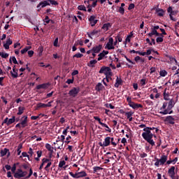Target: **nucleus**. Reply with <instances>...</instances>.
Segmentation results:
<instances>
[{
	"label": "nucleus",
	"instance_id": "obj_59",
	"mask_svg": "<svg viewBox=\"0 0 179 179\" xmlns=\"http://www.w3.org/2000/svg\"><path fill=\"white\" fill-rule=\"evenodd\" d=\"M28 55H29V57H33V55H34V51H33V50H29V51H28Z\"/></svg>",
	"mask_w": 179,
	"mask_h": 179
},
{
	"label": "nucleus",
	"instance_id": "obj_58",
	"mask_svg": "<svg viewBox=\"0 0 179 179\" xmlns=\"http://www.w3.org/2000/svg\"><path fill=\"white\" fill-rule=\"evenodd\" d=\"M22 156L23 157H27L28 159H30V156H29V155H27V152H23L22 153Z\"/></svg>",
	"mask_w": 179,
	"mask_h": 179
},
{
	"label": "nucleus",
	"instance_id": "obj_22",
	"mask_svg": "<svg viewBox=\"0 0 179 179\" xmlns=\"http://www.w3.org/2000/svg\"><path fill=\"white\" fill-rule=\"evenodd\" d=\"M120 85H122V79L117 77L115 87H120Z\"/></svg>",
	"mask_w": 179,
	"mask_h": 179
},
{
	"label": "nucleus",
	"instance_id": "obj_64",
	"mask_svg": "<svg viewBox=\"0 0 179 179\" xmlns=\"http://www.w3.org/2000/svg\"><path fill=\"white\" fill-rule=\"evenodd\" d=\"M173 76H179V69H178L175 73L173 74Z\"/></svg>",
	"mask_w": 179,
	"mask_h": 179
},
{
	"label": "nucleus",
	"instance_id": "obj_26",
	"mask_svg": "<svg viewBox=\"0 0 179 179\" xmlns=\"http://www.w3.org/2000/svg\"><path fill=\"white\" fill-rule=\"evenodd\" d=\"M96 64H97V60L93 59L90 61L87 66H90V68H94V65H96Z\"/></svg>",
	"mask_w": 179,
	"mask_h": 179
},
{
	"label": "nucleus",
	"instance_id": "obj_57",
	"mask_svg": "<svg viewBox=\"0 0 179 179\" xmlns=\"http://www.w3.org/2000/svg\"><path fill=\"white\" fill-rule=\"evenodd\" d=\"M164 100H169V94L166 93V90L164 92Z\"/></svg>",
	"mask_w": 179,
	"mask_h": 179
},
{
	"label": "nucleus",
	"instance_id": "obj_2",
	"mask_svg": "<svg viewBox=\"0 0 179 179\" xmlns=\"http://www.w3.org/2000/svg\"><path fill=\"white\" fill-rule=\"evenodd\" d=\"M117 143H118L115 142L114 137L107 136L105 138L103 142L99 143V145L101 146V148H107V146H110V145H112L113 148H115Z\"/></svg>",
	"mask_w": 179,
	"mask_h": 179
},
{
	"label": "nucleus",
	"instance_id": "obj_47",
	"mask_svg": "<svg viewBox=\"0 0 179 179\" xmlns=\"http://www.w3.org/2000/svg\"><path fill=\"white\" fill-rule=\"evenodd\" d=\"M151 33H152V34H153L154 36H160V34H159V33L157 32V31H156V29H152Z\"/></svg>",
	"mask_w": 179,
	"mask_h": 179
},
{
	"label": "nucleus",
	"instance_id": "obj_40",
	"mask_svg": "<svg viewBox=\"0 0 179 179\" xmlns=\"http://www.w3.org/2000/svg\"><path fill=\"white\" fill-rule=\"evenodd\" d=\"M125 115L127 116V118H131L132 115H134V112L129 111V112H126Z\"/></svg>",
	"mask_w": 179,
	"mask_h": 179
},
{
	"label": "nucleus",
	"instance_id": "obj_62",
	"mask_svg": "<svg viewBox=\"0 0 179 179\" xmlns=\"http://www.w3.org/2000/svg\"><path fill=\"white\" fill-rule=\"evenodd\" d=\"M45 23H46V24H48V23H50V18L48 17V16H45Z\"/></svg>",
	"mask_w": 179,
	"mask_h": 179
},
{
	"label": "nucleus",
	"instance_id": "obj_33",
	"mask_svg": "<svg viewBox=\"0 0 179 179\" xmlns=\"http://www.w3.org/2000/svg\"><path fill=\"white\" fill-rule=\"evenodd\" d=\"M24 111V107H22V106H20L18 108V112H17V115H22V114H23Z\"/></svg>",
	"mask_w": 179,
	"mask_h": 179
},
{
	"label": "nucleus",
	"instance_id": "obj_31",
	"mask_svg": "<svg viewBox=\"0 0 179 179\" xmlns=\"http://www.w3.org/2000/svg\"><path fill=\"white\" fill-rule=\"evenodd\" d=\"M29 50H31V46H26L24 49L21 50V54H26Z\"/></svg>",
	"mask_w": 179,
	"mask_h": 179
},
{
	"label": "nucleus",
	"instance_id": "obj_43",
	"mask_svg": "<svg viewBox=\"0 0 179 179\" xmlns=\"http://www.w3.org/2000/svg\"><path fill=\"white\" fill-rule=\"evenodd\" d=\"M83 57V54L82 53H77L73 56V58H82Z\"/></svg>",
	"mask_w": 179,
	"mask_h": 179
},
{
	"label": "nucleus",
	"instance_id": "obj_17",
	"mask_svg": "<svg viewBox=\"0 0 179 179\" xmlns=\"http://www.w3.org/2000/svg\"><path fill=\"white\" fill-rule=\"evenodd\" d=\"M101 48H103V46L101 45H96L92 48V51L95 54H99L100 51H101Z\"/></svg>",
	"mask_w": 179,
	"mask_h": 179
},
{
	"label": "nucleus",
	"instance_id": "obj_28",
	"mask_svg": "<svg viewBox=\"0 0 179 179\" xmlns=\"http://www.w3.org/2000/svg\"><path fill=\"white\" fill-rule=\"evenodd\" d=\"M156 13H157L158 16H164V10L158 8L156 10Z\"/></svg>",
	"mask_w": 179,
	"mask_h": 179
},
{
	"label": "nucleus",
	"instance_id": "obj_54",
	"mask_svg": "<svg viewBox=\"0 0 179 179\" xmlns=\"http://www.w3.org/2000/svg\"><path fill=\"white\" fill-rule=\"evenodd\" d=\"M124 58L129 62V64H131L132 65H135V62H132L129 58H128L127 56H124Z\"/></svg>",
	"mask_w": 179,
	"mask_h": 179
},
{
	"label": "nucleus",
	"instance_id": "obj_16",
	"mask_svg": "<svg viewBox=\"0 0 179 179\" xmlns=\"http://www.w3.org/2000/svg\"><path fill=\"white\" fill-rule=\"evenodd\" d=\"M168 174L171 178L176 176V166H171L168 171Z\"/></svg>",
	"mask_w": 179,
	"mask_h": 179
},
{
	"label": "nucleus",
	"instance_id": "obj_29",
	"mask_svg": "<svg viewBox=\"0 0 179 179\" xmlns=\"http://www.w3.org/2000/svg\"><path fill=\"white\" fill-rule=\"evenodd\" d=\"M110 27H111V24L106 23L103 25L102 29L103 30H104V31H108V29H110Z\"/></svg>",
	"mask_w": 179,
	"mask_h": 179
},
{
	"label": "nucleus",
	"instance_id": "obj_46",
	"mask_svg": "<svg viewBox=\"0 0 179 179\" xmlns=\"http://www.w3.org/2000/svg\"><path fill=\"white\" fill-rule=\"evenodd\" d=\"M51 159H47V158H43L42 159V164H48V162H50Z\"/></svg>",
	"mask_w": 179,
	"mask_h": 179
},
{
	"label": "nucleus",
	"instance_id": "obj_53",
	"mask_svg": "<svg viewBox=\"0 0 179 179\" xmlns=\"http://www.w3.org/2000/svg\"><path fill=\"white\" fill-rule=\"evenodd\" d=\"M140 157H141V159H145V157H148V154L145 152L140 153Z\"/></svg>",
	"mask_w": 179,
	"mask_h": 179
},
{
	"label": "nucleus",
	"instance_id": "obj_18",
	"mask_svg": "<svg viewBox=\"0 0 179 179\" xmlns=\"http://www.w3.org/2000/svg\"><path fill=\"white\" fill-rule=\"evenodd\" d=\"M108 55V51L103 50L102 52L99 53L98 55V61H101L105 58L106 55Z\"/></svg>",
	"mask_w": 179,
	"mask_h": 179
},
{
	"label": "nucleus",
	"instance_id": "obj_34",
	"mask_svg": "<svg viewBox=\"0 0 179 179\" xmlns=\"http://www.w3.org/2000/svg\"><path fill=\"white\" fill-rule=\"evenodd\" d=\"M37 108H47V104L43 103H38L36 105Z\"/></svg>",
	"mask_w": 179,
	"mask_h": 179
},
{
	"label": "nucleus",
	"instance_id": "obj_4",
	"mask_svg": "<svg viewBox=\"0 0 179 179\" xmlns=\"http://www.w3.org/2000/svg\"><path fill=\"white\" fill-rule=\"evenodd\" d=\"M159 114L162 115H167V114H172L173 111H169L168 108V103L164 102L162 106L159 109Z\"/></svg>",
	"mask_w": 179,
	"mask_h": 179
},
{
	"label": "nucleus",
	"instance_id": "obj_42",
	"mask_svg": "<svg viewBox=\"0 0 179 179\" xmlns=\"http://www.w3.org/2000/svg\"><path fill=\"white\" fill-rule=\"evenodd\" d=\"M49 6L51 5H58V3L55 0H48Z\"/></svg>",
	"mask_w": 179,
	"mask_h": 179
},
{
	"label": "nucleus",
	"instance_id": "obj_12",
	"mask_svg": "<svg viewBox=\"0 0 179 179\" xmlns=\"http://www.w3.org/2000/svg\"><path fill=\"white\" fill-rule=\"evenodd\" d=\"M45 6H50V3H48V0H45L40 2L37 6V8H38V10H40L41 8H45Z\"/></svg>",
	"mask_w": 179,
	"mask_h": 179
},
{
	"label": "nucleus",
	"instance_id": "obj_49",
	"mask_svg": "<svg viewBox=\"0 0 179 179\" xmlns=\"http://www.w3.org/2000/svg\"><path fill=\"white\" fill-rule=\"evenodd\" d=\"M106 107H107V108H110L111 110H114V108H115V107L113 106L111 103L106 104Z\"/></svg>",
	"mask_w": 179,
	"mask_h": 179
},
{
	"label": "nucleus",
	"instance_id": "obj_56",
	"mask_svg": "<svg viewBox=\"0 0 179 179\" xmlns=\"http://www.w3.org/2000/svg\"><path fill=\"white\" fill-rule=\"evenodd\" d=\"M84 3L87 8H90V0H87L84 1Z\"/></svg>",
	"mask_w": 179,
	"mask_h": 179
},
{
	"label": "nucleus",
	"instance_id": "obj_41",
	"mask_svg": "<svg viewBox=\"0 0 179 179\" xmlns=\"http://www.w3.org/2000/svg\"><path fill=\"white\" fill-rule=\"evenodd\" d=\"M78 10H83L84 12H86V7L84 5H80L78 6Z\"/></svg>",
	"mask_w": 179,
	"mask_h": 179
},
{
	"label": "nucleus",
	"instance_id": "obj_21",
	"mask_svg": "<svg viewBox=\"0 0 179 179\" xmlns=\"http://www.w3.org/2000/svg\"><path fill=\"white\" fill-rule=\"evenodd\" d=\"M176 103L173 101V99H171L169 103H168V110L169 111H173L172 108L173 107H174Z\"/></svg>",
	"mask_w": 179,
	"mask_h": 179
},
{
	"label": "nucleus",
	"instance_id": "obj_60",
	"mask_svg": "<svg viewBox=\"0 0 179 179\" xmlns=\"http://www.w3.org/2000/svg\"><path fill=\"white\" fill-rule=\"evenodd\" d=\"M54 47H58V38H56L54 43H53Z\"/></svg>",
	"mask_w": 179,
	"mask_h": 179
},
{
	"label": "nucleus",
	"instance_id": "obj_9",
	"mask_svg": "<svg viewBox=\"0 0 179 179\" xmlns=\"http://www.w3.org/2000/svg\"><path fill=\"white\" fill-rule=\"evenodd\" d=\"M15 121H16V117L15 116H13L12 118H10V119L8 117H6L3 121L1 125H3V124H6V125L9 127V125H11V124H13Z\"/></svg>",
	"mask_w": 179,
	"mask_h": 179
},
{
	"label": "nucleus",
	"instance_id": "obj_38",
	"mask_svg": "<svg viewBox=\"0 0 179 179\" xmlns=\"http://www.w3.org/2000/svg\"><path fill=\"white\" fill-rule=\"evenodd\" d=\"M51 164H52V163L51 162V159H50L47 164L46 166L45 167V171H50V167L51 166Z\"/></svg>",
	"mask_w": 179,
	"mask_h": 179
},
{
	"label": "nucleus",
	"instance_id": "obj_45",
	"mask_svg": "<svg viewBox=\"0 0 179 179\" xmlns=\"http://www.w3.org/2000/svg\"><path fill=\"white\" fill-rule=\"evenodd\" d=\"M118 12L121 15H124V13H125V9L124 8V7H120L119 10H118Z\"/></svg>",
	"mask_w": 179,
	"mask_h": 179
},
{
	"label": "nucleus",
	"instance_id": "obj_14",
	"mask_svg": "<svg viewBox=\"0 0 179 179\" xmlns=\"http://www.w3.org/2000/svg\"><path fill=\"white\" fill-rule=\"evenodd\" d=\"M28 122H29V121L27 120V116H23L22 120H21L20 124H21V127L22 128H26V127H27V125H29Z\"/></svg>",
	"mask_w": 179,
	"mask_h": 179
},
{
	"label": "nucleus",
	"instance_id": "obj_61",
	"mask_svg": "<svg viewBox=\"0 0 179 179\" xmlns=\"http://www.w3.org/2000/svg\"><path fill=\"white\" fill-rule=\"evenodd\" d=\"M134 8H135V4L131 3L129 4L128 9L129 10H131V9H134Z\"/></svg>",
	"mask_w": 179,
	"mask_h": 179
},
{
	"label": "nucleus",
	"instance_id": "obj_48",
	"mask_svg": "<svg viewBox=\"0 0 179 179\" xmlns=\"http://www.w3.org/2000/svg\"><path fill=\"white\" fill-rule=\"evenodd\" d=\"M31 176H33V170L31 169H30L29 173L27 176H25V179L30 178V177H31Z\"/></svg>",
	"mask_w": 179,
	"mask_h": 179
},
{
	"label": "nucleus",
	"instance_id": "obj_30",
	"mask_svg": "<svg viewBox=\"0 0 179 179\" xmlns=\"http://www.w3.org/2000/svg\"><path fill=\"white\" fill-rule=\"evenodd\" d=\"M9 152V150L8 148H4L3 150H1V157H3V156H6V154Z\"/></svg>",
	"mask_w": 179,
	"mask_h": 179
},
{
	"label": "nucleus",
	"instance_id": "obj_19",
	"mask_svg": "<svg viewBox=\"0 0 179 179\" xmlns=\"http://www.w3.org/2000/svg\"><path fill=\"white\" fill-rule=\"evenodd\" d=\"M94 119L96 121H98L99 124H100V125H101V127H103L105 128H108V125L106 124L105 123L101 122V119L97 116H94Z\"/></svg>",
	"mask_w": 179,
	"mask_h": 179
},
{
	"label": "nucleus",
	"instance_id": "obj_36",
	"mask_svg": "<svg viewBox=\"0 0 179 179\" xmlns=\"http://www.w3.org/2000/svg\"><path fill=\"white\" fill-rule=\"evenodd\" d=\"M159 76L162 78H164V76H167V71L166 70H160Z\"/></svg>",
	"mask_w": 179,
	"mask_h": 179
},
{
	"label": "nucleus",
	"instance_id": "obj_1",
	"mask_svg": "<svg viewBox=\"0 0 179 179\" xmlns=\"http://www.w3.org/2000/svg\"><path fill=\"white\" fill-rule=\"evenodd\" d=\"M156 129L155 127H145L143 129L142 137L151 146H155V141H153V133L152 131Z\"/></svg>",
	"mask_w": 179,
	"mask_h": 179
},
{
	"label": "nucleus",
	"instance_id": "obj_25",
	"mask_svg": "<svg viewBox=\"0 0 179 179\" xmlns=\"http://www.w3.org/2000/svg\"><path fill=\"white\" fill-rule=\"evenodd\" d=\"M17 70H16V68L14 66L13 68V71H11V76L14 78H17Z\"/></svg>",
	"mask_w": 179,
	"mask_h": 179
},
{
	"label": "nucleus",
	"instance_id": "obj_44",
	"mask_svg": "<svg viewBox=\"0 0 179 179\" xmlns=\"http://www.w3.org/2000/svg\"><path fill=\"white\" fill-rule=\"evenodd\" d=\"M65 164H66V162H65V161H60L59 163V167L60 169H62V167H64V166H65Z\"/></svg>",
	"mask_w": 179,
	"mask_h": 179
},
{
	"label": "nucleus",
	"instance_id": "obj_55",
	"mask_svg": "<svg viewBox=\"0 0 179 179\" xmlns=\"http://www.w3.org/2000/svg\"><path fill=\"white\" fill-rule=\"evenodd\" d=\"M157 43H163V36L157 37L156 39Z\"/></svg>",
	"mask_w": 179,
	"mask_h": 179
},
{
	"label": "nucleus",
	"instance_id": "obj_37",
	"mask_svg": "<svg viewBox=\"0 0 179 179\" xmlns=\"http://www.w3.org/2000/svg\"><path fill=\"white\" fill-rule=\"evenodd\" d=\"M178 161V158L176 157L173 160L167 161L166 164H171V163L174 164L175 163H177Z\"/></svg>",
	"mask_w": 179,
	"mask_h": 179
},
{
	"label": "nucleus",
	"instance_id": "obj_63",
	"mask_svg": "<svg viewBox=\"0 0 179 179\" xmlns=\"http://www.w3.org/2000/svg\"><path fill=\"white\" fill-rule=\"evenodd\" d=\"M121 143H123L124 145H125V143H127V138H122Z\"/></svg>",
	"mask_w": 179,
	"mask_h": 179
},
{
	"label": "nucleus",
	"instance_id": "obj_51",
	"mask_svg": "<svg viewBox=\"0 0 179 179\" xmlns=\"http://www.w3.org/2000/svg\"><path fill=\"white\" fill-rule=\"evenodd\" d=\"M75 45H83V41H77L75 43Z\"/></svg>",
	"mask_w": 179,
	"mask_h": 179
},
{
	"label": "nucleus",
	"instance_id": "obj_24",
	"mask_svg": "<svg viewBox=\"0 0 179 179\" xmlns=\"http://www.w3.org/2000/svg\"><path fill=\"white\" fill-rule=\"evenodd\" d=\"M100 31H97V30H93L92 32L90 33H87L88 37H90V38H93L92 36H96V34H99Z\"/></svg>",
	"mask_w": 179,
	"mask_h": 179
},
{
	"label": "nucleus",
	"instance_id": "obj_50",
	"mask_svg": "<svg viewBox=\"0 0 179 179\" xmlns=\"http://www.w3.org/2000/svg\"><path fill=\"white\" fill-rule=\"evenodd\" d=\"M13 43V41H12V39H10V38H8L6 42V44H7L8 45H12Z\"/></svg>",
	"mask_w": 179,
	"mask_h": 179
},
{
	"label": "nucleus",
	"instance_id": "obj_7",
	"mask_svg": "<svg viewBox=\"0 0 179 179\" xmlns=\"http://www.w3.org/2000/svg\"><path fill=\"white\" fill-rule=\"evenodd\" d=\"M99 73H104L106 76H111V69L108 66H102L99 70Z\"/></svg>",
	"mask_w": 179,
	"mask_h": 179
},
{
	"label": "nucleus",
	"instance_id": "obj_15",
	"mask_svg": "<svg viewBox=\"0 0 179 179\" xmlns=\"http://www.w3.org/2000/svg\"><path fill=\"white\" fill-rule=\"evenodd\" d=\"M89 20L92 27H93V26H96L98 22V20H96V17L94 15H91L89 18Z\"/></svg>",
	"mask_w": 179,
	"mask_h": 179
},
{
	"label": "nucleus",
	"instance_id": "obj_35",
	"mask_svg": "<svg viewBox=\"0 0 179 179\" xmlns=\"http://www.w3.org/2000/svg\"><path fill=\"white\" fill-rule=\"evenodd\" d=\"M152 52L159 55V52L157 51H155L153 50V49H149L147 50V52H145V55H150V54H152Z\"/></svg>",
	"mask_w": 179,
	"mask_h": 179
},
{
	"label": "nucleus",
	"instance_id": "obj_27",
	"mask_svg": "<svg viewBox=\"0 0 179 179\" xmlns=\"http://www.w3.org/2000/svg\"><path fill=\"white\" fill-rule=\"evenodd\" d=\"M173 85H179V76H173Z\"/></svg>",
	"mask_w": 179,
	"mask_h": 179
},
{
	"label": "nucleus",
	"instance_id": "obj_13",
	"mask_svg": "<svg viewBox=\"0 0 179 179\" xmlns=\"http://www.w3.org/2000/svg\"><path fill=\"white\" fill-rule=\"evenodd\" d=\"M51 84H50V83H43V84H41L36 86V89L37 90H40V89H43L44 90L48 89V87H50Z\"/></svg>",
	"mask_w": 179,
	"mask_h": 179
},
{
	"label": "nucleus",
	"instance_id": "obj_8",
	"mask_svg": "<svg viewBox=\"0 0 179 179\" xmlns=\"http://www.w3.org/2000/svg\"><path fill=\"white\" fill-rule=\"evenodd\" d=\"M69 175L73 177V178H81L82 177H86V176H87V173H86L85 171H81L76 173L69 172Z\"/></svg>",
	"mask_w": 179,
	"mask_h": 179
},
{
	"label": "nucleus",
	"instance_id": "obj_39",
	"mask_svg": "<svg viewBox=\"0 0 179 179\" xmlns=\"http://www.w3.org/2000/svg\"><path fill=\"white\" fill-rule=\"evenodd\" d=\"M0 57H1V58L6 59V58H8V57H9V54L0 52Z\"/></svg>",
	"mask_w": 179,
	"mask_h": 179
},
{
	"label": "nucleus",
	"instance_id": "obj_6",
	"mask_svg": "<svg viewBox=\"0 0 179 179\" xmlns=\"http://www.w3.org/2000/svg\"><path fill=\"white\" fill-rule=\"evenodd\" d=\"M166 162H167V155H162L160 159H157L155 166H156V167L163 166Z\"/></svg>",
	"mask_w": 179,
	"mask_h": 179
},
{
	"label": "nucleus",
	"instance_id": "obj_20",
	"mask_svg": "<svg viewBox=\"0 0 179 179\" xmlns=\"http://www.w3.org/2000/svg\"><path fill=\"white\" fill-rule=\"evenodd\" d=\"M165 121L166 122H169V124H174L175 122H176V120H174V117H173L172 116H168L166 117Z\"/></svg>",
	"mask_w": 179,
	"mask_h": 179
},
{
	"label": "nucleus",
	"instance_id": "obj_52",
	"mask_svg": "<svg viewBox=\"0 0 179 179\" xmlns=\"http://www.w3.org/2000/svg\"><path fill=\"white\" fill-rule=\"evenodd\" d=\"M140 83L141 85V86H145V85H146V79H141L140 80Z\"/></svg>",
	"mask_w": 179,
	"mask_h": 179
},
{
	"label": "nucleus",
	"instance_id": "obj_5",
	"mask_svg": "<svg viewBox=\"0 0 179 179\" xmlns=\"http://www.w3.org/2000/svg\"><path fill=\"white\" fill-rule=\"evenodd\" d=\"M26 176H27V171H23L22 169H17L14 173V178L17 179L26 178Z\"/></svg>",
	"mask_w": 179,
	"mask_h": 179
},
{
	"label": "nucleus",
	"instance_id": "obj_11",
	"mask_svg": "<svg viewBox=\"0 0 179 179\" xmlns=\"http://www.w3.org/2000/svg\"><path fill=\"white\" fill-rule=\"evenodd\" d=\"M79 92H80V89H79V87H73L69 92V94L71 97H76L79 94Z\"/></svg>",
	"mask_w": 179,
	"mask_h": 179
},
{
	"label": "nucleus",
	"instance_id": "obj_10",
	"mask_svg": "<svg viewBox=\"0 0 179 179\" xmlns=\"http://www.w3.org/2000/svg\"><path fill=\"white\" fill-rule=\"evenodd\" d=\"M105 48L106 50H114V39L112 37L109 38L108 42L106 43Z\"/></svg>",
	"mask_w": 179,
	"mask_h": 179
},
{
	"label": "nucleus",
	"instance_id": "obj_3",
	"mask_svg": "<svg viewBox=\"0 0 179 179\" xmlns=\"http://www.w3.org/2000/svg\"><path fill=\"white\" fill-rule=\"evenodd\" d=\"M127 101L128 103V106L133 108L134 110H138V108H143V106L141 103H136L132 101V98L130 96L127 97Z\"/></svg>",
	"mask_w": 179,
	"mask_h": 179
},
{
	"label": "nucleus",
	"instance_id": "obj_32",
	"mask_svg": "<svg viewBox=\"0 0 179 179\" xmlns=\"http://www.w3.org/2000/svg\"><path fill=\"white\" fill-rule=\"evenodd\" d=\"M45 148H46V149H48V150H49V152H50V153H52L54 152V148H52V146H51V145L47 143L45 145Z\"/></svg>",
	"mask_w": 179,
	"mask_h": 179
},
{
	"label": "nucleus",
	"instance_id": "obj_23",
	"mask_svg": "<svg viewBox=\"0 0 179 179\" xmlns=\"http://www.w3.org/2000/svg\"><path fill=\"white\" fill-rule=\"evenodd\" d=\"M95 89L97 92H101L104 89V86L101 83H99L96 87Z\"/></svg>",
	"mask_w": 179,
	"mask_h": 179
}]
</instances>
